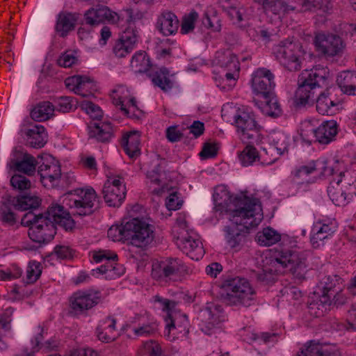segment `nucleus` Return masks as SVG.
Returning a JSON list of instances; mask_svg holds the SVG:
<instances>
[{"instance_id":"obj_13","label":"nucleus","mask_w":356,"mask_h":356,"mask_svg":"<svg viewBox=\"0 0 356 356\" xmlns=\"http://www.w3.org/2000/svg\"><path fill=\"white\" fill-rule=\"evenodd\" d=\"M315 44L317 50L327 58L341 55L344 49L342 39L334 34H316Z\"/></svg>"},{"instance_id":"obj_64","label":"nucleus","mask_w":356,"mask_h":356,"mask_svg":"<svg viewBox=\"0 0 356 356\" xmlns=\"http://www.w3.org/2000/svg\"><path fill=\"white\" fill-rule=\"evenodd\" d=\"M54 253L58 257L65 259L72 257V252L71 249L67 246L57 245L54 248Z\"/></svg>"},{"instance_id":"obj_3","label":"nucleus","mask_w":356,"mask_h":356,"mask_svg":"<svg viewBox=\"0 0 356 356\" xmlns=\"http://www.w3.org/2000/svg\"><path fill=\"white\" fill-rule=\"evenodd\" d=\"M38 223L29 228V236L40 244L47 243L54 238L56 234V225L68 231L72 230L75 225L70 213L64 209L63 206L58 204L49 207L46 216Z\"/></svg>"},{"instance_id":"obj_29","label":"nucleus","mask_w":356,"mask_h":356,"mask_svg":"<svg viewBox=\"0 0 356 356\" xmlns=\"http://www.w3.org/2000/svg\"><path fill=\"white\" fill-rule=\"evenodd\" d=\"M79 14L68 12H61L58 15L56 24V31L62 38L67 35L69 32L75 29Z\"/></svg>"},{"instance_id":"obj_33","label":"nucleus","mask_w":356,"mask_h":356,"mask_svg":"<svg viewBox=\"0 0 356 356\" xmlns=\"http://www.w3.org/2000/svg\"><path fill=\"white\" fill-rule=\"evenodd\" d=\"M316 299L313 300L308 305L309 312L316 317L323 316L334 303L332 298L329 296L318 294Z\"/></svg>"},{"instance_id":"obj_52","label":"nucleus","mask_w":356,"mask_h":356,"mask_svg":"<svg viewBox=\"0 0 356 356\" xmlns=\"http://www.w3.org/2000/svg\"><path fill=\"white\" fill-rule=\"evenodd\" d=\"M198 18V13L195 11H191L183 17L181 25V33L186 34L192 31L195 28V22Z\"/></svg>"},{"instance_id":"obj_41","label":"nucleus","mask_w":356,"mask_h":356,"mask_svg":"<svg viewBox=\"0 0 356 356\" xmlns=\"http://www.w3.org/2000/svg\"><path fill=\"white\" fill-rule=\"evenodd\" d=\"M238 158L243 165L245 166L252 165L254 162L259 161L260 159H262L261 163L264 164L263 163L264 159H267V156L264 152L259 154L257 149L250 145H246L244 149L240 153Z\"/></svg>"},{"instance_id":"obj_26","label":"nucleus","mask_w":356,"mask_h":356,"mask_svg":"<svg viewBox=\"0 0 356 356\" xmlns=\"http://www.w3.org/2000/svg\"><path fill=\"white\" fill-rule=\"evenodd\" d=\"M296 356H339L334 346L311 341Z\"/></svg>"},{"instance_id":"obj_32","label":"nucleus","mask_w":356,"mask_h":356,"mask_svg":"<svg viewBox=\"0 0 356 356\" xmlns=\"http://www.w3.org/2000/svg\"><path fill=\"white\" fill-rule=\"evenodd\" d=\"M157 27L164 35H170L177 31L179 20L174 13L163 12L158 18Z\"/></svg>"},{"instance_id":"obj_25","label":"nucleus","mask_w":356,"mask_h":356,"mask_svg":"<svg viewBox=\"0 0 356 356\" xmlns=\"http://www.w3.org/2000/svg\"><path fill=\"white\" fill-rule=\"evenodd\" d=\"M286 151H287L286 137L283 135L277 136L273 140V144H270L268 148L263 149V152L267 156V159H264L263 163L265 165L273 163L278 159V156L283 154Z\"/></svg>"},{"instance_id":"obj_4","label":"nucleus","mask_w":356,"mask_h":356,"mask_svg":"<svg viewBox=\"0 0 356 356\" xmlns=\"http://www.w3.org/2000/svg\"><path fill=\"white\" fill-rule=\"evenodd\" d=\"M329 76L327 67H316L302 72L298 78V88L295 95L296 106L313 104L318 89L327 86Z\"/></svg>"},{"instance_id":"obj_55","label":"nucleus","mask_w":356,"mask_h":356,"mask_svg":"<svg viewBox=\"0 0 356 356\" xmlns=\"http://www.w3.org/2000/svg\"><path fill=\"white\" fill-rule=\"evenodd\" d=\"M41 273L40 263L36 261L30 262L26 271V283L32 284L36 282Z\"/></svg>"},{"instance_id":"obj_31","label":"nucleus","mask_w":356,"mask_h":356,"mask_svg":"<svg viewBox=\"0 0 356 356\" xmlns=\"http://www.w3.org/2000/svg\"><path fill=\"white\" fill-rule=\"evenodd\" d=\"M313 133L315 141L321 144H328L337 133V122L334 120L327 121L314 129Z\"/></svg>"},{"instance_id":"obj_14","label":"nucleus","mask_w":356,"mask_h":356,"mask_svg":"<svg viewBox=\"0 0 356 356\" xmlns=\"http://www.w3.org/2000/svg\"><path fill=\"white\" fill-rule=\"evenodd\" d=\"M341 291V279L337 275L323 277L316 287V293L329 296L334 305H343L345 299L339 293Z\"/></svg>"},{"instance_id":"obj_61","label":"nucleus","mask_w":356,"mask_h":356,"mask_svg":"<svg viewBox=\"0 0 356 356\" xmlns=\"http://www.w3.org/2000/svg\"><path fill=\"white\" fill-rule=\"evenodd\" d=\"M184 136V133L179 131L177 126H171L166 129V138L171 143L180 140Z\"/></svg>"},{"instance_id":"obj_34","label":"nucleus","mask_w":356,"mask_h":356,"mask_svg":"<svg viewBox=\"0 0 356 356\" xmlns=\"http://www.w3.org/2000/svg\"><path fill=\"white\" fill-rule=\"evenodd\" d=\"M337 82L341 90L348 95H356V72H342L338 76Z\"/></svg>"},{"instance_id":"obj_45","label":"nucleus","mask_w":356,"mask_h":356,"mask_svg":"<svg viewBox=\"0 0 356 356\" xmlns=\"http://www.w3.org/2000/svg\"><path fill=\"white\" fill-rule=\"evenodd\" d=\"M257 241L264 246H270L280 240V235L274 229L267 227L257 234Z\"/></svg>"},{"instance_id":"obj_36","label":"nucleus","mask_w":356,"mask_h":356,"mask_svg":"<svg viewBox=\"0 0 356 356\" xmlns=\"http://www.w3.org/2000/svg\"><path fill=\"white\" fill-rule=\"evenodd\" d=\"M29 137V143L34 148H41L47 143V134L44 127L35 125L26 131Z\"/></svg>"},{"instance_id":"obj_20","label":"nucleus","mask_w":356,"mask_h":356,"mask_svg":"<svg viewBox=\"0 0 356 356\" xmlns=\"http://www.w3.org/2000/svg\"><path fill=\"white\" fill-rule=\"evenodd\" d=\"M184 270L183 263L177 258H167L161 261L152 269V275L159 278L172 280Z\"/></svg>"},{"instance_id":"obj_19","label":"nucleus","mask_w":356,"mask_h":356,"mask_svg":"<svg viewBox=\"0 0 356 356\" xmlns=\"http://www.w3.org/2000/svg\"><path fill=\"white\" fill-rule=\"evenodd\" d=\"M102 192L108 205L115 207L120 206L125 198L126 188L119 179H108L104 184Z\"/></svg>"},{"instance_id":"obj_38","label":"nucleus","mask_w":356,"mask_h":356,"mask_svg":"<svg viewBox=\"0 0 356 356\" xmlns=\"http://www.w3.org/2000/svg\"><path fill=\"white\" fill-rule=\"evenodd\" d=\"M334 232L333 227L327 224L316 222L313 227V234L311 236V243L314 248H318L321 242L328 238Z\"/></svg>"},{"instance_id":"obj_40","label":"nucleus","mask_w":356,"mask_h":356,"mask_svg":"<svg viewBox=\"0 0 356 356\" xmlns=\"http://www.w3.org/2000/svg\"><path fill=\"white\" fill-rule=\"evenodd\" d=\"M264 101L261 108V111L268 116L277 118L282 114L281 106L277 97L273 93L272 95L264 97Z\"/></svg>"},{"instance_id":"obj_60","label":"nucleus","mask_w":356,"mask_h":356,"mask_svg":"<svg viewBox=\"0 0 356 356\" xmlns=\"http://www.w3.org/2000/svg\"><path fill=\"white\" fill-rule=\"evenodd\" d=\"M324 0H302L300 12L316 11L321 9Z\"/></svg>"},{"instance_id":"obj_1","label":"nucleus","mask_w":356,"mask_h":356,"mask_svg":"<svg viewBox=\"0 0 356 356\" xmlns=\"http://www.w3.org/2000/svg\"><path fill=\"white\" fill-rule=\"evenodd\" d=\"M232 205L229 209L232 224L225 227V238L230 248L238 251L247 242L249 229L259 224L263 213L259 200L245 195L236 197Z\"/></svg>"},{"instance_id":"obj_49","label":"nucleus","mask_w":356,"mask_h":356,"mask_svg":"<svg viewBox=\"0 0 356 356\" xmlns=\"http://www.w3.org/2000/svg\"><path fill=\"white\" fill-rule=\"evenodd\" d=\"M262 5L266 13L281 15L289 12L282 0H263Z\"/></svg>"},{"instance_id":"obj_8","label":"nucleus","mask_w":356,"mask_h":356,"mask_svg":"<svg viewBox=\"0 0 356 356\" xmlns=\"http://www.w3.org/2000/svg\"><path fill=\"white\" fill-rule=\"evenodd\" d=\"M279 62L289 71H298L301 68L303 52L302 47L290 41L281 42L273 49Z\"/></svg>"},{"instance_id":"obj_30","label":"nucleus","mask_w":356,"mask_h":356,"mask_svg":"<svg viewBox=\"0 0 356 356\" xmlns=\"http://www.w3.org/2000/svg\"><path fill=\"white\" fill-rule=\"evenodd\" d=\"M214 62L216 65L225 70L239 71L240 64L236 55L229 49L216 52Z\"/></svg>"},{"instance_id":"obj_9","label":"nucleus","mask_w":356,"mask_h":356,"mask_svg":"<svg viewBox=\"0 0 356 356\" xmlns=\"http://www.w3.org/2000/svg\"><path fill=\"white\" fill-rule=\"evenodd\" d=\"M234 120L238 132L241 134L243 141L251 143L261 140L260 127L252 113L238 110L234 115Z\"/></svg>"},{"instance_id":"obj_10","label":"nucleus","mask_w":356,"mask_h":356,"mask_svg":"<svg viewBox=\"0 0 356 356\" xmlns=\"http://www.w3.org/2000/svg\"><path fill=\"white\" fill-rule=\"evenodd\" d=\"M155 302L160 303L163 311L168 312L167 316L165 318L166 322V327L168 330V336L172 330H178V332L184 336L186 335L188 330V321L187 316L177 315L173 311L177 303L175 301L163 298L159 296L154 297Z\"/></svg>"},{"instance_id":"obj_21","label":"nucleus","mask_w":356,"mask_h":356,"mask_svg":"<svg viewBox=\"0 0 356 356\" xmlns=\"http://www.w3.org/2000/svg\"><path fill=\"white\" fill-rule=\"evenodd\" d=\"M37 164H38V161L33 156L26 152L15 149L8 166L10 169L14 171L31 175L35 172Z\"/></svg>"},{"instance_id":"obj_56","label":"nucleus","mask_w":356,"mask_h":356,"mask_svg":"<svg viewBox=\"0 0 356 356\" xmlns=\"http://www.w3.org/2000/svg\"><path fill=\"white\" fill-rule=\"evenodd\" d=\"M0 220L5 224L13 226L17 219L15 214L11 211L6 203H3L0 207Z\"/></svg>"},{"instance_id":"obj_46","label":"nucleus","mask_w":356,"mask_h":356,"mask_svg":"<svg viewBox=\"0 0 356 356\" xmlns=\"http://www.w3.org/2000/svg\"><path fill=\"white\" fill-rule=\"evenodd\" d=\"M316 102V111L321 115H330L332 113V107L335 106L332 101L325 92H321L315 99Z\"/></svg>"},{"instance_id":"obj_6","label":"nucleus","mask_w":356,"mask_h":356,"mask_svg":"<svg viewBox=\"0 0 356 356\" xmlns=\"http://www.w3.org/2000/svg\"><path fill=\"white\" fill-rule=\"evenodd\" d=\"M226 293L223 301L230 306L250 307L256 300V292L250 282L243 277H236L225 280L222 283Z\"/></svg>"},{"instance_id":"obj_57","label":"nucleus","mask_w":356,"mask_h":356,"mask_svg":"<svg viewBox=\"0 0 356 356\" xmlns=\"http://www.w3.org/2000/svg\"><path fill=\"white\" fill-rule=\"evenodd\" d=\"M65 86L70 90H73L76 94L86 97V95L80 92L81 89V76L76 75L68 77L65 81Z\"/></svg>"},{"instance_id":"obj_54","label":"nucleus","mask_w":356,"mask_h":356,"mask_svg":"<svg viewBox=\"0 0 356 356\" xmlns=\"http://www.w3.org/2000/svg\"><path fill=\"white\" fill-rule=\"evenodd\" d=\"M46 216V212L44 213L36 214L33 210L26 213L22 218V225L29 227L37 225L39 220H42Z\"/></svg>"},{"instance_id":"obj_43","label":"nucleus","mask_w":356,"mask_h":356,"mask_svg":"<svg viewBox=\"0 0 356 356\" xmlns=\"http://www.w3.org/2000/svg\"><path fill=\"white\" fill-rule=\"evenodd\" d=\"M141 315L135 316V322L138 321V327L135 328V336L137 337H152L154 336L158 330V325L155 321H148L147 323H140V318Z\"/></svg>"},{"instance_id":"obj_16","label":"nucleus","mask_w":356,"mask_h":356,"mask_svg":"<svg viewBox=\"0 0 356 356\" xmlns=\"http://www.w3.org/2000/svg\"><path fill=\"white\" fill-rule=\"evenodd\" d=\"M84 19L87 24L93 26L105 22L113 24H117L120 19V16L108 6L97 5L85 13Z\"/></svg>"},{"instance_id":"obj_42","label":"nucleus","mask_w":356,"mask_h":356,"mask_svg":"<svg viewBox=\"0 0 356 356\" xmlns=\"http://www.w3.org/2000/svg\"><path fill=\"white\" fill-rule=\"evenodd\" d=\"M153 83L166 92L173 87V82L169 78V71L166 67H161L152 76Z\"/></svg>"},{"instance_id":"obj_23","label":"nucleus","mask_w":356,"mask_h":356,"mask_svg":"<svg viewBox=\"0 0 356 356\" xmlns=\"http://www.w3.org/2000/svg\"><path fill=\"white\" fill-rule=\"evenodd\" d=\"M88 136L99 143H109L113 137V129L110 122H91L88 126Z\"/></svg>"},{"instance_id":"obj_2","label":"nucleus","mask_w":356,"mask_h":356,"mask_svg":"<svg viewBox=\"0 0 356 356\" xmlns=\"http://www.w3.org/2000/svg\"><path fill=\"white\" fill-rule=\"evenodd\" d=\"M279 267L289 268L293 277L302 281L307 271L306 258L302 253L291 250H282L268 266L256 273L257 280L265 284L275 281L276 274L280 271Z\"/></svg>"},{"instance_id":"obj_12","label":"nucleus","mask_w":356,"mask_h":356,"mask_svg":"<svg viewBox=\"0 0 356 356\" xmlns=\"http://www.w3.org/2000/svg\"><path fill=\"white\" fill-rule=\"evenodd\" d=\"M344 172H340L337 178H333L327 188V193L333 203L343 206L347 203L348 196L355 193L352 190L351 184L345 177Z\"/></svg>"},{"instance_id":"obj_62","label":"nucleus","mask_w":356,"mask_h":356,"mask_svg":"<svg viewBox=\"0 0 356 356\" xmlns=\"http://www.w3.org/2000/svg\"><path fill=\"white\" fill-rule=\"evenodd\" d=\"M132 136H134V130L124 132L120 140L121 147L123 148L126 154H128L130 158H134V151H131L129 147V138Z\"/></svg>"},{"instance_id":"obj_50","label":"nucleus","mask_w":356,"mask_h":356,"mask_svg":"<svg viewBox=\"0 0 356 356\" xmlns=\"http://www.w3.org/2000/svg\"><path fill=\"white\" fill-rule=\"evenodd\" d=\"M117 257L118 256L116 254L108 255V253L106 251H99L98 252H95L93 254V259L95 261V262L99 263L103 261H106L105 264H104V266L106 268V272L115 270V266H113V263L112 261H114Z\"/></svg>"},{"instance_id":"obj_27","label":"nucleus","mask_w":356,"mask_h":356,"mask_svg":"<svg viewBox=\"0 0 356 356\" xmlns=\"http://www.w3.org/2000/svg\"><path fill=\"white\" fill-rule=\"evenodd\" d=\"M164 161L161 162L150 172L147 177L150 181L149 188L153 194L161 195L163 193L168 189L166 181L164 180L165 172L162 170V165Z\"/></svg>"},{"instance_id":"obj_5","label":"nucleus","mask_w":356,"mask_h":356,"mask_svg":"<svg viewBox=\"0 0 356 356\" xmlns=\"http://www.w3.org/2000/svg\"><path fill=\"white\" fill-rule=\"evenodd\" d=\"M154 237V226L149 214L142 205L135 204V247L141 249L135 254V260L138 261V268L146 266L149 259L147 250Z\"/></svg>"},{"instance_id":"obj_7","label":"nucleus","mask_w":356,"mask_h":356,"mask_svg":"<svg viewBox=\"0 0 356 356\" xmlns=\"http://www.w3.org/2000/svg\"><path fill=\"white\" fill-rule=\"evenodd\" d=\"M97 194L93 188L76 189L64 195V201L68 200L67 205L74 209V216H85L95 212Z\"/></svg>"},{"instance_id":"obj_37","label":"nucleus","mask_w":356,"mask_h":356,"mask_svg":"<svg viewBox=\"0 0 356 356\" xmlns=\"http://www.w3.org/2000/svg\"><path fill=\"white\" fill-rule=\"evenodd\" d=\"M55 107L50 102H42L38 104L31 111V118L37 122L49 120L53 116Z\"/></svg>"},{"instance_id":"obj_17","label":"nucleus","mask_w":356,"mask_h":356,"mask_svg":"<svg viewBox=\"0 0 356 356\" xmlns=\"http://www.w3.org/2000/svg\"><path fill=\"white\" fill-rule=\"evenodd\" d=\"M222 317L219 306L212 305L202 309L197 316L201 330L208 335L214 333L223 320Z\"/></svg>"},{"instance_id":"obj_63","label":"nucleus","mask_w":356,"mask_h":356,"mask_svg":"<svg viewBox=\"0 0 356 356\" xmlns=\"http://www.w3.org/2000/svg\"><path fill=\"white\" fill-rule=\"evenodd\" d=\"M188 134H193L195 138H198L203 134L204 131V124L203 122L196 120L188 128Z\"/></svg>"},{"instance_id":"obj_24","label":"nucleus","mask_w":356,"mask_h":356,"mask_svg":"<svg viewBox=\"0 0 356 356\" xmlns=\"http://www.w3.org/2000/svg\"><path fill=\"white\" fill-rule=\"evenodd\" d=\"M177 244L192 259L198 260L203 254L202 243L192 236H178Z\"/></svg>"},{"instance_id":"obj_18","label":"nucleus","mask_w":356,"mask_h":356,"mask_svg":"<svg viewBox=\"0 0 356 356\" xmlns=\"http://www.w3.org/2000/svg\"><path fill=\"white\" fill-rule=\"evenodd\" d=\"M274 75L268 69H258L253 74L252 87L253 90L263 97L272 95L275 86Z\"/></svg>"},{"instance_id":"obj_44","label":"nucleus","mask_w":356,"mask_h":356,"mask_svg":"<svg viewBox=\"0 0 356 356\" xmlns=\"http://www.w3.org/2000/svg\"><path fill=\"white\" fill-rule=\"evenodd\" d=\"M316 170V164L314 161L311 162L307 165H301L296 168L291 173L293 175V181L298 184L308 182L307 177L309 175Z\"/></svg>"},{"instance_id":"obj_48","label":"nucleus","mask_w":356,"mask_h":356,"mask_svg":"<svg viewBox=\"0 0 356 356\" xmlns=\"http://www.w3.org/2000/svg\"><path fill=\"white\" fill-rule=\"evenodd\" d=\"M139 355L161 356V348L159 344L154 340L144 342L138 350Z\"/></svg>"},{"instance_id":"obj_59","label":"nucleus","mask_w":356,"mask_h":356,"mask_svg":"<svg viewBox=\"0 0 356 356\" xmlns=\"http://www.w3.org/2000/svg\"><path fill=\"white\" fill-rule=\"evenodd\" d=\"M218 147L216 143H206L204 144L200 156L203 159L213 158L217 154Z\"/></svg>"},{"instance_id":"obj_51","label":"nucleus","mask_w":356,"mask_h":356,"mask_svg":"<svg viewBox=\"0 0 356 356\" xmlns=\"http://www.w3.org/2000/svg\"><path fill=\"white\" fill-rule=\"evenodd\" d=\"M81 108L94 120H100L103 116V112L100 107L92 102L87 100L81 102Z\"/></svg>"},{"instance_id":"obj_35","label":"nucleus","mask_w":356,"mask_h":356,"mask_svg":"<svg viewBox=\"0 0 356 356\" xmlns=\"http://www.w3.org/2000/svg\"><path fill=\"white\" fill-rule=\"evenodd\" d=\"M9 202L17 210L20 211L35 209L40 204V200L38 197L30 195L14 197L9 200Z\"/></svg>"},{"instance_id":"obj_47","label":"nucleus","mask_w":356,"mask_h":356,"mask_svg":"<svg viewBox=\"0 0 356 356\" xmlns=\"http://www.w3.org/2000/svg\"><path fill=\"white\" fill-rule=\"evenodd\" d=\"M135 63L136 72L140 74L147 73L152 67L149 58L145 51H140L135 54Z\"/></svg>"},{"instance_id":"obj_28","label":"nucleus","mask_w":356,"mask_h":356,"mask_svg":"<svg viewBox=\"0 0 356 356\" xmlns=\"http://www.w3.org/2000/svg\"><path fill=\"white\" fill-rule=\"evenodd\" d=\"M134 50V29H127L116 41L113 53L118 58H124Z\"/></svg>"},{"instance_id":"obj_11","label":"nucleus","mask_w":356,"mask_h":356,"mask_svg":"<svg viewBox=\"0 0 356 356\" xmlns=\"http://www.w3.org/2000/svg\"><path fill=\"white\" fill-rule=\"evenodd\" d=\"M38 174L43 186L53 188L59 183L61 177L60 166L54 159L48 154L38 156Z\"/></svg>"},{"instance_id":"obj_58","label":"nucleus","mask_w":356,"mask_h":356,"mask_svg":"<svg viewBox=\"0 0 356 356\" xmlns=\"http://www.w3.org/2000/svg\"><path fill=\"white\" fill-rule=\"evenodd\" d=\"M10 184L13 188L21 191L31 187L29 179L21 175H14L10 179Z\"/></svg>"},{"instance_id":"obj_39","label":"nucleus","mask_w":356,"mask_h":356,"mask_svg":"<svg viewBox=\"0 0 356 356\" xmlns=\"http://www.w3.org/2000/svg\"><path fill=\"white\" fill-rule=\"evenodd\" d=\"M220 2L222 10L232 20L236 22L243 20L244 9L236 0H220Z\"/></svg>"},{"instance_id":"obj_53","label":"nucleus","mask_w":356,"mask_h":356,"mask_svg":"<svg viewBox=\"0 0 356 356\" xmlns=\"http://www.w3.org/2000/svg\"><path fill=\"white\" fill-rule=\"evenodd\" d=\"M42 339V334H39L35 338V345L32 347V349L29 351L28 348H26L23 350L22 356H33L35 353L38 352L41 348L44 347L45 348L50 350L55 346V345L51 346V343L49 341H45L44 343H41V341Z\"/></svg>"},{"instance_id":"obj_22","label":"nucleus","mask_w":356,"mask_h":356,"mask_svg":"<svg viewBox=\"0 0 356 356\" xmlns=\"http://www.w3.org/2000/svg\"><path fill=\"white\" fill-rule=\"evenodd\" d=\"M98 299L99 298L96 296L79 291L74 293L70 298V307L76 314H79L97 305Z\"/></svg>"},{"instance_id":"obj_15","label":"nucleus","mask_w":356,"mask_h":356,"mask_svg":"<svg viewBox=\"0 0 356 356\" xmlns=\"http://www.w3.org/2000/svg\"><path fill=\"white\" fill-rule=\"evenodd\" d=\"M108 237L113 241H122L130 245L134 240V216L131 211H129L124 216L121 225H112L108 230Z\"/></svg>"}]
</instances>
